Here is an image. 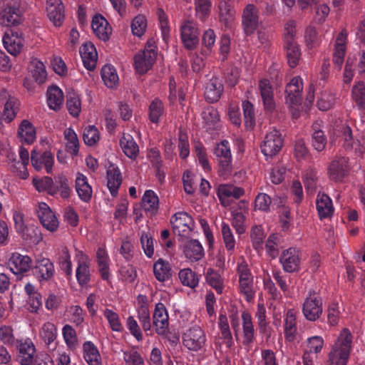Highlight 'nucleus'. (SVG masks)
<instances>
[{
	"mask_svg": "<svg viewBox=\"0 0 365 365\" xmlns=\"http://www.w3.org/2000/svg\"><path fill=\"white\" fill-rule=\"evenodd\" d=\"M319 125L314 123L312 125L313 133L312 144L313 148L318 152L322 151L327 145V138L324 132L319 129Z\"/></svg>",
	"mask_w": 365,
	"mask_h": 365,
	"instance_id": "nucleus-52",
	"label": "nucleus"
},
{
	"mask_svg": "<svg viewBox=\"0 0 365 365\" xmlns=\"http://www.w3.org/2000/svg\"><path fill=\"white\" fill-rule=\"evenodd\" d=\"M207 283L215 289L217 294H222L224 289V280L217 271L208 268L205 272Z\"/></svg>",
	"mask_w": 365,
	"mask_h": 365,
	"instance_id": "nucleus-44",
	"label": "nucleus"
},
{
	"mask_svg": "<svg viewBox=\"0 0 365 365\" xmlns=\"http://www.w3.org/2000/svg\"><path fill=\"white\" fill-rule=\"evenodd\" d=\"M165 110L163 103L156 98L151 101L148 108L149 120L153 123H158Z\"/></svg>",
	"mask_w": 365,
	"mask_h": 365,
	"instance_id": "nucleus-47",
	"label": "nucleus"
},
{
	"mask_svg": "<svg viewBox=\"0 0 365 365\" xmlns=\"http://www.w3.org/2000/svg\"><path fill=\"white\" fill-rule=\"evenodd\" d=\"M48 17L55 26H61L64 20V6L61 0H47Z\"/></svg>",
	"mask_w": 365,
	"mask_h": 365,
	"instance_id": "nucleus-21",
	"label": "nucleus"
},
{
	"mask_svg": "<svg viewBox=\"0 0 365 365\" xmlns=\"http://www.w3.org/2000/svg\"><path fill=\"white\" fill-rule=\"evenodd\" d=\"M284 145V139L281 133L277 130H273L264 137L261 143V151L267 158H272L277 155Z\"/></svg>",
	"mask_w": 365,
	"mask_h": 365,
	"instance_id": "nucleus-6",
	"label": "nucleus"
},
{
	"mask_svg": "<svg viewBox=\"0 0 365 365\" xmlns=\"http://www.w3.org/2000/svg\"><path fill=\"white\" fill-rule=\"evenodd\" d=\"M279 262L286 272H298L300 269L301 253L294 247H289L282 251L279 257Z\"/></svg>",
	"mask_w": 365,
	"mask_h": 365,
	"instance_id": "nucleus-10",
	"label": "nucleus"
},
{
	"mask_svg": "<svg viewBox=\"0 0 365 365\" xmlns=\"http://www.w3.org/2000/svg\"><path fill=\"white\" fill-rule=\"evenodd\" d=\"M348 159L345 157L338 158L332 160L328 168L329 178L335 181L341 180L345 175Z\"/></svg>",
	"mask_w": 365,
	"mask_h": 365,
	"instance_id": "nucleus-30",
	"label": "nucleus"
},
{
	"mask_svg": "<svg viewBox=\"0 0 365 365\" xmlns=\"http://www.w3.org/2000/svg\"><path fill=\"white\" fill-rule=\"evenodd\" d=\"M76 277L80 287L82 288L88 287L91 282V274L90 261L87 256L81 255V259L78 260Z\"/></svg>",
	"mask_w": 365,
	"mask_h": 365,
	"instance_id": "nucleus-24",
	"label": "nucleus"
},
{
	"mask_svg": "<svg viewBox=\"0 0 365 365\" xmlns=\"http://www.w3.org/2000/svg\"><path fill=\"white\" fill-rule=\"evenodd\" d=\"M147 26L146 19L143 15L136 16L131 24V29L133 35L141 36L144 34Z\"/></svg>",
	"mask_w": 365,
	"mask_h": 365,
	"instance_id": "nucleus-63",
	"label": "nucleus"
},
{
	"mask_svg": "<svg viewBox=\"0 0 365 365\" xmlns=\"http://www.w3.org/2000/svg\"><path fill=\"white\" fill-rule=\"evenodd\" d=\"M31 161L36 170H40L43 167H45L46 172L49 173L52 170L53 158L49 151H44L40 153L34 149L31 153Z\"/></svg>",
	"mask_w": 365,
	"mask_h": 365,
	"instance_id": "nucleus-22",
	"label": "nucleus"
},
{
	"mask_svg": "<svg viewBox=\"0 0 365 365\" xmlns=\"http://www.w3.org/2000/svg\"><path fill=\"white\" fill-rule=\"evenodd\" d=\"M20 6L21 0H5L4 7L0 12V24L6 27L21 24L24 17Z\"/></svg>",
	"mask_w": 365,
	"mask_h": 365,
	"instance_id": "nucleus-2",
	"label": "nucleus"
},
{
	"mask_svg": "<svg viewBox=\"0 0 365 365\" xmlns=\"http://www.w3.org/2000/svg\"><path fill=\"white\" fill-rule=\"evenodd\" d=\"M101 77L105 85L108 88H113L118 83V76L113 66L105 65L101 69Z\"/></svg>",
	"mask_w": 365,
	"mask_h": 365,
	"instance_id": "nucleus-50",
	"label": "nucleus"
},
{
	"mask_svg": "<svg viewBox=\"0 0 365 365\" xmlns=\"http://www.w3.org/2000/svg\"><path fill=\"white\" fill-rule=\"evenodd\" d=\"M341 138L344 141L343 146L346 150L354 151L358 156L361 155L365 151V141L362 140L361 142L359 139L354 140L352 131L349 126L346 125L342 128Z\"/></svg>",
	"mask_w": 365,
	"mask_h": 365,
	"instance_id": "nucleus-17",
	"label": "nucleus"
},
{
	"mask_svg": "<svg viewBox=\"0 0 365 365\" xmlns=\"http://www.w3.org/2000/svg\"><path fill=\"white\" fill-rule=\"evenodd\" d=\"M107 186L111 195L115 196L122 183V176L120 170L111 165L108 167L107 172Z\"/></svg>",
	"mask_w": 365,
	"mask_h": 365,
	"instance_id": "nucleus-35",
	"label": "nucleus"
},
{
	"mask_svg": "<svg viewBox=\"0 0 365 365\" xmlns=\"http://www.w3.org/2000/svg\"><path fill=\"white\" fill-rule=\"evenodd\" d=\"M347 36V31L343 29L336 38L334 51L333 53V62L339 69L341 68L344 63Z\"/></svg>",
	"mask_w": 365,
	"mask_h": 365,
	"instance_id": "nucleus-25",
	"label": "nucleus"
},
{
	"mask_svg": "<svg viewBox=\"0 0 365 365\" xmlns=\"http://www.w3.org/2000/svg\"><path fill=\"white\" fill-rule=\"evenodd\" d=\"M223 85L217 77H212L206 83L205 88V98L209 103H215L219 101L223 92Z\"/></svg>",
	"mask_w": 365,
	"mask_h": 365,
	"instance_id": "nucleus-27",
	"label": "nucleus"
},
{
	"mask_svg": "<svg viewBox=\"0 0 365 365\" xmlns=\"http://www.w3.org/2000/svg\"><path fill=\"white\" fill-rule=\"evenodd\" d=\"M83 139L87 145L93 146L100 140L98 128L94 125H88L84 128Z\"/></svg>",
	"mask_w": 365,
	"mask_h": 365,
	"instance_id": "nucleus-60",
	"label": "nucleus"
},
{
	"mask_svg": "<svg viewBox=\"0 0 365 365\" xmlns=\"http://www.w3.org/2000/svg\"><path fill=\"white\" fill-rule=\"evenodd\" d=\"M302 90V79L299 76L294 77L286 86V103L289 106L300 104Z\"/></svg>",
	"mask_w": 365,
	"mask_h": 365,
	"instance_id": "nucleus-16",
	"label": "nucleus"
},
{
	"mask_svg": "<svg viewBox=\"0 0 365 365\" xmlns=\"http://www.w3.org/2000/svg\"><path fill=\"white\" fill-rule=\"evenodd\" d=\"M103 315L107 319L110 329L113 331L121 332L123 330V324L120 322L119 315L110 309H106Z\"/></svg>",
	"mask_w": 365,
	"mask_h": 365,
	"instance_id": "nucleus-56",
	"label": "nucleus"
},
{
	"mask_svg": "<svg viewBox=\"0 0 365 365\" xmlns=\"http://www.w3.org/2000/svg\"><path fill=\"white\" fill-rule=\"evenodd\" d=\"M2 95L3 97L0 101H5L3 110L4 120L9 123L16 117L21 103L16 97L5 89H3Z\"/></svg>",
	"mask_w": 365,
	"mask_h": 365,
	"instance_id": "nucleus-13",
	"label": "nucleus"
},
{
	"mask_svg": "<svg viewBox=\"0 0 365 365\" xmlns=\"http://www.w3.org/2000/svg\"><path fill=\"white\" fill-rule=\"evenodd\" d=\"M32 260L28 255H22L18 252L12 253L8 264L14 274H23L31 267Z\"/></svg>",
	"mask_w": 365,
	"mask_h": 365,
	"instance_id": "nucleus-19",
	"label": "nucleus"
},
{
	"mask_svg": "<svg viewBox=\"0 0 365 365\" xmlns=\"http://www.w3.org/2000/svg\"><path fill=\"white\" fill-rule=\"evenodd\" d=\"M221 232L223 242L227 251H233L235 247V240L230 225L222 222L221 224Z\"/></svg>",
	"mask_w": 365,
	"mask_h": 365,
	"instance_id": "nucleus-55",
	"label": "nucleus"
},
{
	"mask_svg": "<svg viewBox=\"0 0 365 365\" xmlns=\"http://www.w3.org/2000/svg\"><path fill=\"white\" fill-rule=\"evenodd\" d=\"M219 327L221 331L222 338L225 339L227 346L230 347L232 344V336L227 316L225 314H220L219 316Z\"/></svg>",
	"mask_w": 365,
	"mask_h": 365,
	"instance_id": "nucleus-58",
	"label": "nucleus"
},
{
	"mask_svg": "<svg viewBox=\"0 0 365 365\" xmlns=\"http://www.w3.org/2000/svg\"><path fill=\"white\" fill-rule=\"evenodd\" d=\"M317 210L320 219L331 217L334 212V207L331 198L326 194H319L316 201Z\"/></svg>",
	"mask_w": 365,
	"mask_h": 365,
	"instance_id": "nucleus-36",
	"label": "nucleus"
},
{
	"mask_svg": "<svg viewBox=\"0 0 365 365\" xmlns=\"http://www.w3.org/2000/svg\"><path fill=\"white\" fill-rule=\"evenodd\" d=\"M183 252L186 258L192 262L201 259L205 255L202 245L197 240L186 242L183 247Z\"/></svg>",
	"mask_w": 365,
	"mask_h": 365,
	"instance_id": "nucleus-31",
	"label": "nucleus"
},
{
	"mask_svg": "<svg viewBox=\"0 0 365 365\" xmlns=\"http://www.w3.org/2000/svg\"><path fill=\"white\" fill-rule=\"evenodd\" d=\"M33 64L34 67L31 69V73L34 78L39 84L44 83L47 77L44 64L41 61H35Z\"/></svg>",
	"mask_w": 365,
	"mask_h": 365,
	"instance_id": "nucleus-64",
	"label": "nucleus"
},
{
	"mask_svg": "<svg viewBox=\"0 0 365 365\" xmlns=\"http://www.w3.org/2000/svg\"><path fill=\"white\" fill-rule=\"evenodd\" d=\"M206 343L204 331L197 325L187 329L182 334V344L189 350L197 351L202 349Z\"/></svg>",
	"mask_w": 365,
	"mask_h": 365,
	"instance_id": "nucleus-5",
	"label": "nucleus"
},
{
	"mask_svg": "<svg viewBox=\"0 0 365 365\" xmlns=\"http://www.w3.org/2000/svg\"><path fill=\"white\" fill-rule=\"evenodd\" d=\"M153 274L156 279L160 282L169 280L172 277V269L170 263L161 258L153 264Z\"/></svg>",
	"mask_w": 365,
	"mask_h": 365,
	"instance_id": "nucleus-38",
	"label": "nucleus"
},
{
	"mask_svg": "<svg viewBox=\"0 0 365 365\" xmlns=\"http://www.w3.org/2000/svg\"><path fill=\"white\" fill-rule=\"evenodd\" d=\"M40 336L46 344H51L57 337V328L50 322L44 323L40 330Z\"/></svg>",
	"mask_w": 365,
	"mask_h": 365,
	"instance_id": "nucleus-51",
	"label": "nucleus"
},
{
	"mask_svg": "<svg viewBox=\"0 0 365 365\" xmlns=\"http://www.w3.org/2000/svg\"><path fill=\"white\" fill-rule=\"evenodd\" d=\"M156 53L153 49L138 52L134 58L136 71L140 74L146 73L153 65Z\"/></svg>",
	"mask_w": 365,
	"mask_h": 365,
	"instance_id": "nucleus-18",
	"label": "nucleus"
},
{
	"mask_svg": "<svg viewBox=\"0 0 365 365\" xmlns=\"http://www.w3.org/2000/svg\"><path fill=\"white\" fill-rule=\"evenodd\" d=\"M3 43L6 51L11 55H19L24 45L22 33L13 30L7 31L3 37Z\"/></svg>",
	"mask_w": 365,
	"mask_h": 365,
	"instance_id": "nucleus-14",
	"label": "nucleus"
},
{
	"mask_svg": "<svg viewBox=\"0 0 365 365\" xmlns=\"http://www.w3.org/2000/svg\"><path fill=\"white\" fill-rule=\"evenodd\" d=\"M202 118L208 129H213L220 122V115L216 108L207 106L202 112Z\"/></svg>",
	"mask_w": 365,
	"mask_h": 365,
	"instance_id": "nucleus-49",
	"label": "nucleus"
},
{
	"mask_svg": "<svg viewBox=\"0 0 365 365\" xmlns=\"http://www.w3.org/2000/svg\"><path fill=\"white\" fill-rule=\"evenodd\" d=\"M179 278L183 285L195 288L198 284V277L197 274L190 269H183L179 272Z\"/></svg>",
	"mask_w": 365,
	"mask_h": 365,
	"instance_id": "nucleus-59",
	"label": "nucleus"
},
{
	"mask_svg": "<svg viewBox=\"0 0 365 365\" xmlns=\"http://www.w3.org/2000/svg\"><path fill=\"white\" fill-rule=\"evenodd\" d=\"M76 190L81 200L86 202L91 200L93 193L92 187L89 185L87 178L81 173L77 174L76 179Z\"/></svg>",
	"mask_w": 365,
	"mask_h": 365,
	"instance_id": "nucleus-34",
	"label": "nucleus"
},
{
	"mask_svg": "<svg viewBox=\"0 0 365 365\" xmlns=\"http://www.w3.org/2000/svg\"><path fill=\"white\" fill-rule=\"evenodd\" d=\"M120 145L126 156L135 159L139 153V147L130 134L123 133L120 140Z\"/></svg>",
	"mask_w": 365,
	"mask_h": 365,
	"instance_id": "nucleus-39",
	"label": "nucleus"
},
{
	"mask_svg": "<svg viewBox=\"0 0 365 365\" xmlns=\"http://www.w3.org/2000/svg\"><path fill=\"white\" fill-rule=\"evenodd\" d=\"M259 25V9L252 4H247L243 9L242 26L246 36L252 35Z\"/></svg>",
	"mask_w": 365,
	"mask_h": 365,
	"instance_id": "nucleus-8",
	"label": "nucleus"
},
{
	"mask_svg": "<svg viewBox=\"0 0 365 365\" xmlns=\"http://www.w3.org/2000/svg\"><path fill=\"white\" fill-rule=\"evenodd\" d=\"M303 182L307 192L314 193L318 183L317 172L312 169L307 170L304 174Z\"/></svg>",
	"mask_w": 365,
	"mask_h": 365,
	"instance_id": "nucleus-57",
	"label": "nucleus"
},
{
	"mask_svg": "<svg viewBox=\"0 0 365 365\" xmlns=\"http://www.w3.org/2000/svg\"><path fill=\"white\" fill-rule=\"evenodd\" d=\"M83 358L88 365H101V358L97 347L91 341L83 344Z\"/></svg>",
	"mask_w": 365,
	"mask_h": 365,
	"instance_id": "nucleus-40",
	"label": "nucleus"
},
{
	"mask_svg": "<svg viewBox=\"0 0 365 365\" xmlns=\"http://www.w3.org/2000/svg\"><path fill=\"white\" fill-rule=\"evenodd\" d=\"M141 206L146 212L156 214L159 207L158 197L153 190H146L142 197Z\"/></svg>",
	"mask_w": 365,
	"mask_h": 365,
	"instance_id": "nucleus-41",
	"label": "nucleus"
},
{
	"mask_svg": "<svg viewBox=\"0 0 365 365\" xmlns=\"http://www.w3.org/2000/svg\"><path fill=\"white\" fill-rule=\"evenodd\" d=\"M322 311L321 297L315 292H310L302 307L305 318L309 321H316L322 315Z\"/></svg>",
	"mask_w": 365,
	"mask_h": 365,
	"instance_id": "nucleus-9",
	"label": "nucleus"
},
{
	"mask_svg": "<svg viewBox=\"0 0 365 365\" xmlns=\"http://www.w3.org/2000/svg\"><path fill=\"white\" fill-rule=\"evenodd\" d=\"M36 212L41 223L46 229L51 232H54L58 229L59 222L55 213L46 203H39Z\"/></svg>",
	"mask_w": 365,
	"mask_h": 365,
	"instance_id": "nucleus-15",
	"label": "nucleus"
},
{
	"mask_svg": "<svg viewBox=\"0 0 365 365\" xmlns=\"http://www.w3.org/2000/svg\"><path fill=\"white\" fill-rule=\"evenodd\" d=\"M173 232L182 237H187L194 228L192 217L185 212H178L170 218Z\"/></svg>",
	"mask_w": 365,
	"mask_h": 365,
	"instance_id": "nucleus-7",
	"label": "nucleus"
},
{
	"mask_svg": "<svg viewBox=\"0 0 365 365\" xmlns=\"http://www.w3.org/2000/svg\"><path fill=\"white\" fill-rule=\"evenodd\" d=\"M66 106L72 116L78 117L81 110V101L79 96L76 93H69L67 95Z\"/></svg>",
	"mask_w": 365,
	"mask_h": 365,
	"instance_id": "nucleus-53",
	"label": "nucleus"
},
{
	"mask_svg": "<svg viewBox=\"0 0 365 365\" xmlns=\"http://www.w3.org/2000/svg\"><path fill=\"white\" fill-rule=\"evenodd\" d=\"M47 103L48 107L54 110L61 108L63 102V93L56 86H52L47 90Z\"/></svg>",
	"mask_w": 365,
	"mask_h": 365,
	"instance_id": "nucleus-42",
	"label": "nucleus"
},
{
	"mask_svg": "<svg viewBox=\"0 0 365 365\" xmlns=\"http://www.w3.org/2000/svg\"><path fill=\"white\" fill-rule=\"evenodd\" d=\"M19 158L20 160H18L17 165L12 166V172L20 178L26 179L29 176L26 166L29 162V153L28 150L22 146L19 149Z\"/></svg>",
	"mask_w": 365,
	"mask_h": 365,
	"instance_id": "nucleus-37",
	"label": "nucleus"
},
{
	"mask_svg": "<svg viewBox=\"0 0 365 365\" xmlns=\"http://www.w3.org/2000/svg\"><path fill=\"white\" fill-rule=\"evenodd\" d=\"M62 334L66 344L69 348H75L78 344L76 330L69 324L65 325L62 329Z\"/></svg>",
	"mask_w": 365,
	"mask_h": 365,
	"instance_id": "nucleus-62",
	"label": "nucleus"
},
{
	"mask_svg": "<svg viewBox=\"0 0 365 365\" xmlns=\"http://www.w3.org/2000/svg\"><path fill=\"white\" fill-rule=\"evenodd\" d=\"M352 334L344 328L342 329L329 354L328 365H346L351 349Z\"/></svg>",
	"mask_w": 365,
	"mask_h": 365,
	"instance_id": "nucleus-1",
	"label": "nucleus"
},
{
	"mask_svg": "<svg viewBox=\"0 0 365 365\" xmlns=\"http://www.w3.org/2000/svg\"><path fill=\"white\" fill-rule=\"evenodd\" d=\"M287 63L291 68H295L301 57V50L297 43H285Z\"/></svg>",
	"mask_w": 365,
	"mask_h": 365,
	"instance_id": "nucleus-46",
	"label": "nucleus"
},
{
	"mask_svg": "<svg viewBox=\"0 0 365 365\" xmlns=\"http://www.w3.org/2000/svg\"><path fill=\"white\" fill-rule=\"evenodd\" d=\"M81 56L83 66L89 71H93L97 63L98 54L95 46L89 43H85L81 50Z\"/></svg>",
	"mask_w": 365,
	"mask_h": 365,
	"instance_id": "nucleus-32",
	"label": "nucleus"
},
{
	"mask_svg": "<svg viewBox=\"0 0 365 365\" xmlns=\"http://www.w3.org/2000/svg\"><path fill=\"white\" fill-rule=\"evenodd\" d=\"M195 15L200 21H205L210 16L212 0H193Z\"/></svg>",
	"mask_w": 365,
	"mask_h": 365,
	"instance_id": "nucleus-43",
	"label": "nucleus"
},
{
	"mask_svg": "<svg viewBox=\"0 0 365 365\" xmlns=\"http://www.w3.org/2000/svg\"><path fill=\"white\" fill-rule=\"evenodd\" d=\"M180 33L182 43L186 49L192 51L197 48L200 29L194 20H183L180 26Z\"/></svg>",
	"mask_w": 365,
	"mask_h": 365,
	"instance_id": "nucleus-4",
	"label": "nucleus"
},
{
	"mask_svg": "<svg viewBox=\"0 0 365 365\" xmlns=\"http://www.w3.org/2000/svg\"><path fill=\"white\" fill-rule=\"evenodd\" d=\"M138 319L145 331H150L152 324L148 304H140L138 308Z\"/></svg>",
	"mask_w": 365,
	"mask_h": 365,
	"instance_id": "nucleus-54",
	"label": "nucleus"
},
{
	"mask_svg": "<svg viewBox=\"0 0 365 365\" xmlns=\"http://www.w3.org/2000/svg\"><path fill=\"white\" fill-rule=\"evenodd\" d=\"M242 344L250 346L255 340V329L251 314L248 312L242 313Z\"/></svg>",
	"mask_w": 365,
	"mask_h": 365,
	"instance_id": "nucleus-29",
	"label": "nucleus"
},
{
	"mask_svg": "<svg viewBox=\"0 0 365 365\" xmlns=\"http://www.w3.org/2000/svg\"><path fill=\"white\" fill-rule=\"evenodd\" d=\"M64 137L67 141V151L73 156L77 155L79 151V141L76 133L72 128H68L64 131Z\"/></svg>",
	"mask_w": 365,
	"mask_h": 365,
	"instance_id": "nucleus-48",
	"label": "nucleus"
},
{
	"mask_svg": "<svg viewBox=\"0 0 365 365\" xmlns=\"http://www.w3.org/2000/svg\"><path fill=\"white\" fill-rule=\"evenodd\" d=\"M91 27L94 34L98 38L106 41L109 39L112 29L108 21L101 14L94 16L91 23Z\"/></svg>",
	"mask_w": 365,
	"mask_h": 365,
	"instance_id": "nucleus-26",
	"label": "nucleus"
},
{
	"mask_svg": "<svg viewBox=\"0 0 365 365\" xmlns=\"http://www.w3.org/2000/svg\"><path fill=\"white\" fill-rule=\"evenodd\" d=\"M169 317L165 305L159 302L155 304L153 314V325L158 335H165L169 328Z\"/></svg>",
	"mask_w": 365,
	"mask_h": 365,
	"instance_id": "nucleus-12",
	"label": "nucleus"
},
{
	"mask_svg": "<svg viewBox=\"0 0 365 365\" xmlns=\"http://www.w3.org/2000/svg\"><path fill=\"white\" fill-rule=\"evenodd\" d=\"M258 90L265 110L272 112L275 108L272 87L267 79L259 82Z\"/></svg>",
	"mask_w": 365,
	"mask_h": 365,
	"instance_id": "nucleus-23",
	"label": "nucleus"
},
{
	"mask_svg": "<svg viewBox=\"0 0 365 365\" xmlns=\"http://www.w3.org/2000/svg\"><path fill=\"white\" fill-rule=\"evenodd\" d=\"M34 270V274L40 282L50 280L55 273L54 265L48 258L36 259Z\"/></svg>",
	"mask_w": 365,
	"mask_h": 365,
	"instance_id": "nucleus-20",
	"label": "nucleus"
},
{
	"mask_svg": "<svg viewBox=\"0 0 365 365\" xmlns=\"http://www.w3.org/2000/svg\"><path fill=\"white\" fill-rule=\"evenodd\" d=\"M245 124L247 128H253L255 124V114L253 105L249 101L242 102Z\"/></svg>",
	"mask_w": 365,
	"mask_h": 365,
	"instance_id": "nucleus-61",
	"label": "nucleus"
},
{
	"mask_svg": "<svg viewBox=\"0 0 365 365\" xmlns=\"http://www.w3.org/2000/svg\"><path fill=\"white\" fill-rule=\"evenodd\" d=\"M284 329L285 340L292 342L296 339L297 331V312L294 309H288L284 315Z\"/></svg>",
	"mask_w": 365,
	"mask_h": 365,
	"instance_id": "nucleus-28",
	"label": "nucleus"
},
{
	"mask_svg": "<svg viewBox=\"0 0 365 365\" xmlns=\"http://www.w3.org/2000/svg\"><path fill=\"white\" fill-rule=\"evenodd\" d=\"M214 154L218 161L220 175L227 178L232 170V157L229 142L222 140L217 143Z\"/></svg>",
	"mask_w": 365,
	"mask_h": 365,
	"instance_id": "nucleus-3",
	"label": "nucleus"
},
{
	"mask_svg": "<svg viewBox=\"0 0 365 365\" xmlns=\"http://www.w3.org/2000/svg\"><path fill=\"white\" fill-rule=\"evenodd\" d=\"M17 135L21 142L31 144L36 140V129L29 120H23L19 125Z\"/></svg>",
	"mask_w": 365,
	"mask_h": 365,
	"instance_id": "nucleus-33",
	"label": "nucleus"
},
{
	"mask_svg": "<svg viewBox=\"0 0 365 365\" xmlns=\"http://www.w3.org/2000/svg\"><path fill=\"white\" fill-rule=\"evenodd\" d=\"M18 359L21 365H34L36 357V347L30 339L16 340Z\"/></svg>",
	"mask_w": 365,
	"mask_h": 365,
	"instance_id": "nucleus-11",
	"label": "nucleus"
},
{
	"mask_svg": "<svg viewBox=\"0 0 365 365\" xmlns=\"http://www.w3.org/2000/svg\"><path fill=\"white\" fill-rule=\"evenodd\" d=\"M351 98L359 110H365V84L358 81L351 88Z\"/></svg>",
	"mask_w": 365,
	"mask_h": 365,
	"instance_id": "nucleus-45",
	"label": "nucleus"
}]
</instances>
